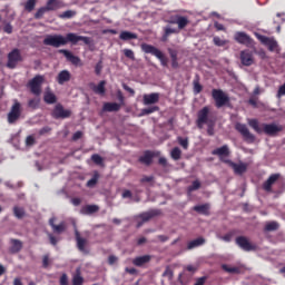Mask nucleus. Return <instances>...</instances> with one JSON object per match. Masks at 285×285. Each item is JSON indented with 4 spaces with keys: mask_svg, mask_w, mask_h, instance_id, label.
<instances>
[{
    "mask_svg": "<svg viewBox=\"0 0 285 285\" xmlns=\"http://www.w3.org/2000/svg\"><path fill=\"white\" fill-rule=\"evenodd\" d=\"M140 48L142 52H145V55H153L154 57H156V59H159L161 66L164 67L168 66V59H166V56H164V52H161V50H159L155 46L142 43Z\"/></svg>",
    "mask_w": 285,
    "mask_h": 285,
    "instance_id": "obj_1",
    "label": "nucleus"
},
{
    "mask_svg": "<svg viewBox=\"0 0 285 285\" xmlns=\"http://www.w3.org/2000/svg\"><path fill=\"white\" fill-rule=\"evenodd\" d=\"M13 104L7 115V121L8 124H17L19 119H21V115L23 112V108L21 107V102L19 100L13 99Z\"/></svg>",
    "mask_w": 285,
    "mask_h": 285,
    "instance_id": "obj_2",
    "label": "nucleus"
},
{
    "mask_svg": "<svg viewBox=\"0 0 285 285\" xmlns=\"http://www.w3.org/2000/svg\"><path fill=\"white\" fill-rule=\"evenodd\" d=\"M215 122V119H213L210 117V108L208 107H204L203 109H200L197 114V127L198 128H204V126H207L208 124H213Z\"/></svg>",
    "mask_w": 285,
    "mask_h": 285,
    "instance_id": "obj_3",
    "label": "nucleus"
},
{
    "mask_svg": "<svg viewBox=\"0 0 285 285\" xmlns=\"http://www.w3.org/2000/svg\"><path fill=\"white\" fill-rule=\"evenodd\" d=\"M43 45L51 46L52 48H61V46L68 45V40L61 35H48L43 39Z\"/></svg>",
    "mask_w": 285,
    "mask_h": 285,
    "instance_id": "obj_4",
    "label": "nucleus"
},
{
    "mask_svg": "<svg viewBox=\"0 0 285 285\" xmlns=\"http://www.w3.org/2000/svg\"><path fill=\"white\" fill-rule=\"evenodd\" d=\"M7 59V68L13 70V68H17V66L23 61V56H21L20 49L14 48L8 53Z\"/></svg>",
    "mask_w": 285,
    "mask_h": 285,
    "instance_id": "obj_5",
    "label": "nucleus"
},
{
    "mask_svg": "<svg viewBox=\"0 0 285 285\" xmlns=\"http://www.w3.org/2000/svg\"><path fill=\"white\" fill-rule=\"evenodd\" d=\"M212 97L215 100L216 108H224L230 101V98L222 89H213Z\"/></svg>",
    "mask_w": 285,
    "mask_h": 285,
    "instance_id": "obj_6",
    "label": "nucleus"
},
{
    "mask_svg": "<svg viewBox=\"0 0 285 285\" xmlns=\"http://www.w3.org/2000/svg\"><path fill=\"white\" fill-rule=\"evenodd\" d=\"M235 128L239 134H242L245 141H247L248 144H254L255 142V135H253L250 132V130H248V127L245 124L237 122L235 125Z\"/></svg>",
    "mask_w": 285,
    "mask_h": 285,
    "instance_id": "obj_7",
    "label": "nucleus"
},
{
    "mask_svg": "<svg viewBox=\"0 0 285 285\" xmlns=\"http://www.w3.org/2000/svg\"><path fill=\"white\" fill-rule=\"evenodd\" d=\"M258 40L268 48L269 52H279V45L275 38H268L266 36H258Z\"/></svg>",
    "mask_w": 285,
    "mask_h": 285,
    "instance_id": "obj_8",
    "label": "nucleus"
},
{
    "mask_svg": "<svg viewBox=\"0 0 285 285\" xmlns=\"http://www.w3.org/2000/svg\"><path fill=\"white\" fill-rule=\"evenodd\" d=\"M158 215H161V210L159 209H150L148 212L140 214L138 217L139 219H141V222H138L137 228H141V226L146 224V222H150L153 217H157Z\"/></svg>",
    "mask_w": 285,
    "mask_h": 285,
    "instance_id": "obj_9",
    "label": "nucleus"
},
{
    "mask_svg": "<svg viewBox=\"0 0 285 285\" xmlns=\"http://www.w3.org/2000/svg\"><path fill=\"white\" fill-rule=\"evenodd\" d=\"M43 83V76H36L29 81L32 95L39 97L41 95V85Z\"/></svg>",
    "mask_w": 285,
    "mask_h": 285,
    "instance_id": "obj_10",
    "label": "nucleus"
},
{
    "mask_svg": "<svg viewBox=\"0 0 285 285\" xmlns=\"http://www.w3.org/2000/svg\"><path fill=\"white\" fill-rule=\"evenodd\" d=\"M239 59L240 63L246 67H250L255 63V56L249 49L242 50Z\"/></svg>",
    "mask_w": 285,
    "mask_h": 285,
    "instance_id": "obj_11",
    "label": "nucleus"
},
{
    "mask_svg": "<svg viewBox=\"0 0 285 285\" xmlns=\"http://www.w3.org/2000/svg\"><path fill=\"white\" fill-rule=\"evenodd\" d=\"M72 115V111L70 109H65L62 105H56L53 111H52V117L55 119H68Z\"/></svg>",
    "mask_w": 285,
    "mask_h": 285,
    "instance_id": "obj_12",
    "label": "nucleus"
},
{
    "mask_svg": "<svg viewBox=\"0 0 285 285\" xmlns=\"http://www.w3.org/2000/svg\"><path fill=\"white\" fill-rule=\"evenodd\" d=\"M67 40V43H72L73 46H77L78 41H83L86 46H90V39L86 36H77V33H67L65 37Z\"/></svg>",
    "mask_w": 285,
    "mask_h": 285,
    "instance_id": "obj_13",
    "label": "nucleus"
},
{
    "mask_svg": "<svg viewBox=\"0 0 285 285\" xmlns=\"http://www.w3.org/2000/svg\"><path fill=\"white\" fill-rule=\"evenodd\" d=\"M236 244H237V246H239V248H242L243 250H246L247 253H249L250 250H256L257 249V246L250 244L248 238H246L244 236L237 237L236 238Z\"/></svg>",
    "mask_w": 285,
    "mask_h": 285,
    "instance_id": "obj_14",
    "label": "nucleus"
},
{
    "mask_svg": "<svg viewBox=\"0 0 285 285\" xmlns=\"http://www.w3.org/2000/svg\"><path fill=\"white\" fill-rule=\"evenodd\" d=\"M212 155H216L217 157H219V159L222 161H224V164H228L230 160L224 158V157H228V155H230V149L228 148V145H224L220 148H216L212 151Z\"/></svg>",
    "mask_w": 285,
    "mask_h": 285,
    "instance_id": "obj_15",
    "label": "nucleus"
},
{
    "mask_svg": "<svg viewBox=\"0 0 285 285\" xmlns=\"http://www.w3.org/2000/svg\"><path fill=\"white\" fill-rule=\"evenodd\" d=\"M59 53L63 55L67 61H70V63H72L73 66H83V63H81V58L72 55V52H70L69 50L60 49Z\"/></svg>",
    "mask_w": 285,
    "mask_h": 285,
    "instance_id": "obj_16",
    "label": "nucleus"
},
{
    "mask_svg": "<svg viewBox=\"0 0 285 285\" xmlns=\"http://www.w3.org/2000/svg\"><path fill=\"white\" fill-rule=\"evenodd\" d=\"M235 41L237 43H242L243 46H250L253 43V39L246 32L238 31L234 36Z\"/></svg>",
    "mask_w": 285,
    "mask_h": 285,
    "instance_id": "obj_17",
    "label": "nucleus"
},
{
    "mask_svg": "<svg viewBox=\"0 0 285 285\" xmlns=\"http://www.w3.org/2000/svg\"><path fill=\"white\" fill-rule=\"evenodd\" d=\"M263 130L265 135H269L273 137V135H277V132H282L283 128L279 125L275 124H263Z\"/></svg>",
    "mask_w": 285,
    "mask_h": 285,
    "instance_id": "obj_18",
    "label": "nucleus"
},
{
    "mask_svg": "<svg viewBox=\"0 0 285 285\" xmlns=\"http://www.w3.org/2000/svg\"><path fill=\"white\" fill-rule=\"evenodd\" d=\"M142 104L144 106H153V104H159V94L158 92L145 94L142 96Z\"/></svg>",
    "mask_w": 285,
    "mask_h": 285,
    "instance_id": "obj_19",
    "label": "nucleus"
},
{
    "mask_svg": "<svg viewBox=\"0 0 285 285\" xmlns=\"http://www.w3.org/2000/svg\"><path fill=\"white\" fill-rule=\"evenodd\" d=\"M55 222H57L56 217H51L49 219V226H51L53 233H57V235H61L63 230H66V223L61 222L59 225H56Z\"/></svg>",
    "mask_w": 285,
    "mask_h": 285,
    "instance_id": "obj_20",
    "label": "nucleus"
},
{
    "mask_svg": "<svg viewBox=\"0 0 285 285\" xmlns=\"http://www.w3.org/2000/svg\"><path fill=\"white\" fill-rule=\"evenodd\" d=\"M277 179H279V174L271 175L268 179L263 184L264 190H266V193H271V190H273V184H275Z\"/></svg>",
    "mask_w": 285,
    "mask_h": 285,
    "instance_id": "obj_21",
    "label": "nucleus"
},
{
    "mask_svg": "<svg viewBox=\"0 0 285 285\" xmlns=\"http://www.w3.org/2000/svg\"><path fill=\"white\" fill-rule=\"evenodd\" d=\"M89 86L96 95H101V96L106 95L105 80L100 81L98 85H95V82H91Z\"/></svg>",
    "mask_w": 285,
    "mask_h": 285,
    "instance_id": "obj_22",
    "label": "nucleus"
},
{
    "mask_svg": "<svg viewBox=\"0 0 285 285\" xmlns=\"http://www.w3.org/2000/svg\"><path fill=\"white\" fill-rule=\"evenodd\" d=\"M228 164L232 166L236 175H244V173H246V169L248 168V166L244 163L237 164L229 160Z\"/></svg>",
    "mask_w": 285,
    "mask_h": 285,
    "instance_id": "obj_23",
    "label": "nucleus"
},
{
    "mask_svg": "<svg viewBox=\"0 0 285 285\" xmlns=\"http://www.w3.org/2000/svg\"><path fill=\"white\" fill-rule=\"evenodd\" d=\"M150 259H153V256H150V255L138 256V257L134 258L132 264H134V266L141 267V266L148 264L150 262Z\"/></svg>",
    "mask_w": 285,
    "mask_h": 285,
    "instance_id": "obj_24",
    "label": "nucleus"
},
{
    "mask_svg": "<svg viewBox=\"0 0 285 285\" xmlns=\"http://www.w3.org/2000/svg\"><path fill=\"white\" fill-rule=\"evenodd\" d=\"M105 112H119L121 110V105L117 102H106L102 107Z\"/></svg>",
    "mask_w": 285,
    "mask_h": 285,
    "instance_id": "obj_25",
    "label": "nucleus"
},
{
    "mask_svg": "<svg viewBox=\"0 0 285 285\" xmlns=\"http://www.w3.org/2000/svg\"><path fill=\"white\" fill-rule=\"evenodd\" d=\"M76 242L78 250H80V253H86V244H88V240L81 237L79 232H76Z\"/></svg>",
    "mask_w": 285,
    "mask_h": 285,
    "instance_id": "obj_26",
    "label": "nucleus"
},
{
    "mask_svg": "<svg viewBox=\"0 0 285 285\" xmlns=\"http://www.w3.org/2000/svg\"><path fill=\"white\" fill-rule=\"evenodd\" d=\"M70 71L68 70H62L58 73V77H57V82L60 85V86H63V83L68 82L70 80Z\"/></svg>",
    "mask_w": 285,
    "mask_h": 285,
    "instance_id": "obj_27",
    "label": "nucleus"
},
{
    "mask_svg": "<svg viewBox=\"0 0 285 285\" xmlns=\"http://www.w3.org/2000/svg\"><path fill=\"white\" fill-rule=\"evenodd\" d=\"M206 244V239L204 237H198L187 244V250H193V248H199V246H204Z\"/></svg>",
    "mask_w": 285,
    "mask_h": 285,
    "instance_id": "obj_28",
    "label": "nucleus"
},
{
    "mask_svg": "<svg viewBox=\"0 0 285 285\" xmlns=\"http://www.w3.org/2000/svg\"><path fill=\"white\" fill-rule=\"evenodd\" d=\"M153 157H155L153 151H146L144 156L139 158V163L145 164L146 166H150L153 164Z\"/></svg>",
    "mask_w": 285,
    "mask_h": 285,
    "instance_id": "obj_29",
    "label": "nucleus"
},
{
    "mask_svg": "<svg viewBox=\"0 0 285 285\" xmlns=\"http://www.w3.org/2000/svg\"><path fill=\"white\" fill-rule=\"evenodd\" d=\"M11 247H10V253H19L21 250V248H23V243H21V240L19 239H14L12 238L10 240Z\"/></svg>",
    "mask_w": 285,
    "mask_h": 285,
    "instance_id": "obj_30",
    "label": "nucleus"
},
{
    "mask_svg": "<svg viewBox=\"0 0 285 285\" xmlns=\"http://www.w3.org/2000/svg\"><path fill=\"white\" fill-rule=\"evenodd\" d=\"M179 31L176 28H173L170 26L164 27V35L161 37V41H168V37L170 35H177Z\"/></svg>",
    "mask_w": 285,
    "mask_h": 285,
    "instance_id": "obj_31",
    "label": "nucleus"
},
{
    "mask_svg": "<svg viewBox=\"0 0 285 285\" xmlns=\"http://www.w3.org/2000/svg\"><path fill=\"white\" fill-rule=\"evenodd\" d=\"M99 210L97 205H87L80 209L81 215H92Z\"/></svg>",
    "mask_w": 285,
    "mask_h": 285,
    "instance_id": "obj_32",
    "label": "nucleus"
},
{
    "mask_svg": "<svg viewBox=\"0 0 285 285\" xmlns=\"http://www.w3.org/2000/svg\"><path fill=\"white\" fill-rule=\"evenodd\" d=\"M43 99L46 104H57V96L50 89L46 90Z\"/></svg>",
    "mask_w": 285,
    "mask_h": 285,
    "instance_id": "obj_33",
    "label": "nucleus"
},
{
    "mask_svg": "<svg viewBox=\"0 0 285 285\" xmlns=\"http://www.w3.org/2000/svg\"><path fill=\"white\" fill-rule=\"evenodd\" d=\"M194 210L199 215H208V212L210 210V205L209 204L196 205L194 206Z\"/></svg>",
    "mask_w": 285,
    "mask_h": 285,
    "instance_id": "obj_34",
    "label": "nucleus"
},
{
    "mask_svg": "<svg viewBox=\"0 0 285 285\" xmlns=\"http://www.w3.org/2000/svg\"><path fill=\"white\" fill-rule=\"evenodd\" d=\"M50 11H55V8L49 7L48 4H46V7H41L38 9V11L35 14V19H42L43 14L46 12H50Z\"/></svg>",
    "mask_w": 285,
    "mask_h": 285,
    "instance_id": "obj_35",
    "label": "nucleus"
},
{
    "mask_svg": "<svg viewBox=\"0 0 285 285\" xmlns=\"http://www.w3.org/2000/svg\"><path fill=\"white\" fill-rule=\"evenodd\" d=\"M72 285H83V276H81V268L76 269L72 276Z\"/></svg>",
    "mask_w": 285,
    "mask_h": 285,
    "instance_id": "obj_36",
    "label": "nucleus"
},
{
    "mask_svg": "<svg viewBox=\"0 0 285 285\" xmlns=\"http://www.w3.org/2000/svg\"><path fill=\"white\" fill-rule=\"evenodd\" d=\"M119 39H121V41H130L132 39H137V33H132L130 31H121Z\"/></svg>",
    "mask_w": 285,
    "mask_h": 285,
    "instance_id": "obj_37",
    "label": "nucleus"
},
{
    "mask_svg": "<svg viewBox=\"0 0 285 285\" xmlns=\"http://www.w3.org/2000/svg\"><path fill=\"white\" fill-rule=\"evenodd\" d=\"M222 268L223 271H225V273H229L232 275H239V273H242V269L239 267H233L226 264L222 265Z\"/></svg>",
    "mask_w": 285,
    "mask_h": 285,
    "instance_id": "obj_38",
    "label": "nucleus"
},
{
    "mask_svg": "<svg viewBox=\"0 0 285 285\" xmlns=\"http://www.w3.org/2000/svg\"><path fill=\"white\" fill-rule=\"evenodd\" d=\"M176 23H177L179 30H184V28H186V26H188V18H186L184 16H178L176 19Z\"/></svg>",
    "mask_w": 285,
    "mask_h": 285,
    "instance_id": "obj_39",
    "label": "nucleus"
},
{
    "mask_svg": "<svg viewBox=\"0 0 285 285\" xmlns=\"http://www.w3.org/2000/svg\"><path fill=\"white\" fill-rule=\"evenodd\" d=\"M13 215L17 217V219H22V217L26 216V209L19 206L13 207Z\"/></svg>",
    "mask_w": 285,
    "mask_h": 285,
    "instance_id": "obj_40",
    "label": "nucleus"
},
{
    "mask_svg": "<svg viewBox=\"0 0 285 285\" xmlns=\"http://www.w3.org/2000/svg\"><path fill=\"white\" fill-rule=\"evenodd\" d=\"M170 157L174 161H179V159H181V149H179V147L171 149Z\"/></svg>",
    "mask_w": 285,
    "mask_h": 285,
    "instance_id": "obj_41",
    "label": "nucleus"
},
{
    "mask_svg": "<svg viewBox=\"0 0 285 285\" xmlns=\"http://www.w3.org/2000/svg\"><path fill=\"white\" fill-rule=\"evenodd\" d=\"M77 16V11L75 10H67L60 13L58 17L59 19H72V17Z\"/></svg>",
    "mask_w": 285,
    "mask_h": 285,
    "instance_id": "obj_42",
    "label": "nucleus"
},
{
    "mask_svg": "<svg viewBox=\"0 0 285 285\" xmlns=\"http://www.w3.org/2000/svg\"><path fill=\"white\" fill-rule=\"evenodd\" d=\"M248 126H250L255 132L262 134V128H259V122L257 119H248Z\"/></svg>",
    "mask_w": 285,
    "mask_h": 285,
    "instance_id": "obj_43",
    "label": "nucleus"
},
{
    "mask_svg": "<svg viewBox=\"0 0 285 285\" xmlns=\"http://www.w3.org/2000/svg\"><path fill=\"white\" fill-rule=\"evenodd\" d=\"M277 228H279V223L277 222H269L265 226V230H267L268 233L277 230Z\"/></svg>",
    "mask_w": 285,
    "mask_h": 285,
    "instance_id": "obj_44",
    "label": "nucleus"
},
{
    "mask_svg": "<svg viewBox=\"0 0 285 285\" xmlns=\"http://www.w3.org/2000/svg\"><path fill=\"white\" fill-rule=\"evenodd\" d=\"M36 6H37V0H27V2L24 3V10H27V12H32Z\"/></svg>",
    "mask_w": 285,
    "mask_h": 285,
    "instance_id": "obj_45",
    "label": "nucleus"
},
{
    "mask_svg": "<svg viewBox=\"0 0 285 285\" xmlns=\"http://www.w3.org/2000/svg\"><path fill=\"white\" fill-rule=\"evenodd\" d=\"M40 99L39 98H33V99H30L28 101V107L29 108H32V110H37V108H39V104H40Z\"/></svg>",
    "mask_w": 285,
    "mask_h": 285,
    "instance_id": "obj_46",
    "label": "nucleus"
},
{
    "mask_svg": "<svg viewBox=\"0 0 285 285\" xmlns=\"http://www.w3.org/2000/svg\"><path fill=\"white\" fill-rule=\"evenodd\" d=\"M91 160L94 161V164H96V166H104V158L100 157L98 154H94L91 156Z\"/></svg>",
    "mask_w": 285,
    "mask_h": 285,
    "instance_id": "obj_47",
    "label": "nucleus"
},
{
    "mask_svg": "<svg viewBox=\"0 0 285 285\" xmlns=\"http://www.w3.org/2000/svg\"><path fill=\"white\" fill-rule=\"evenodd\" d=\"M158 110H159V107L153 106V107L142 109L141 115H153V112H158Z\"/></svg>",
    "mask_w": 285,
    "mask_h": 285,
    "instance_id": "obj_48",
    "label": "nucleus"
},
{
    "mask_svg": "<svg viewBox=\"0 0 285 285\" xmlns=\"http://www.w3.org/2000/svg\"><path fill=\"white\" fill-rule=\"evenodd\" d=\"M213 42L218 47L222 48L228 43V40H222L219 37H214Z\"/></svg>",
    "mask_w": 285,
    "mask_h": 285,
    "instance_id": "obj_49",
    "label": "nucleus"
},
{
    "mask_svg": "<svg viewBox=\"0 0 285 285\" xmlns=\"http://www.w3.org/2000/svg\"><path fill=\"white\" fill-rule=\"evenodd\" d=\"M199 188H202V183H199V180H194L191 186L188 187V191L193 193L195 190H199Z\"/></svg>",
    "mask_w": 285,
    "mask_h": 285,
    "instance_id": "obj_50",
    "label": "nucleus"
},
{
    "mask_svg": "<svg viewBox=\"0 0 285 285\" xmlns=\"http://www.w3.org/2000/svg\"><path fill=\"white\" fill-rule=\"evenodd\" d=\"M35 144H37V139H35V136L31 135L26 138L27 148H31V146H35Z\"/></svg>",
    "mask_w": 285,
    "mask_h": 285,
    "instance_id": "obj_51",
    "label": "nucleus"
},
{
    "mask_svg": "<svg viewBox=\"0 0 285 285\" xmlns=\"http://www.w3.org/2000/svg\"><path fill=\"white\" fill-rule=\"evenodd\" d=\"M124 55L127 57V59L135 61V51H132V49H124Z\"/></svg>",
    "mask_w": 285,
    "mask_h": 285,
    "instance_id": "obj_52",
    "label": "nucleus"
},
{
    "mask_svg": "<svg viewBox=\"0 0 285 285\" xmlns=\"http://www.w3.org/2000/svg\"><path fill=\"white\" fill-rule=\"evenodd\" d=\"M98 180H99V176L95 175L91 179L87 181L88 188H92L94 186H96Z\"/></svg>",
    "mask_w": 285,
    "mask_h": 285,
    "instance_id": "obj_53",
    "label": "nucleus"
},
{
    "mask_svg": "<svg viewBox=\"0 0 285 285\" xmlns=\"http://www.w3.org/2000/svg\"><path fill=\"white\" fill-rule=\"evenodd\" d=\"M178 144H179L185 150H188V138L178 137Z\"/></svg>",
    "mask_w": 285,
    "mask_h": 285,
    "instance_id": "obj_54",
    "label": "nucleus"
},
{
    "mask_svg": "<svg viewBox=\"0 0 285 285\" xmlns=\"http://www.w3.org/2000/svg\"><path fill=\"white\" fill-rule=\"evenodd\" d=\"M47 6L49 8H53V10H59L60 8L59 2H57V0H48Z\"/></svg>",
    "mask_w": 285,
    "mask_h": 285,
    "instance_id": "obj_55",
    "label": "nucleus"
},
{
    "mask_svg": "<svg viewBox=\"0 0 285 285\" xmlns=\"http://www.w3.org/2000/svg\"><path fill=\"white\" fill-rule=\"evenodd\" d=\"M47 235H48V238H49L50 244H51L52 246H57V244L59 243V239H61V238L55 237V235H52V234H50V233H47Z\"/></svg>",
    "mask_w": 285,
    "mask_h": 285,
    "instance_id": "obj_56",
    "label": "nucleus"
},
{
    "mask_svg": "<svg viewBox=\"0 0 285 285\" xmlns=\"http://www.w3.org/2000/svg\"><path fill=\"white\" fill-rule=\"evenodd\" d=\"M101 70H104V61H98L95 66V72L96 75H101Z\"/></svg>",
    "mask_w": 285,
    "mask_h": 285,
    "instance_id": "obj_57",
    "label": "nucleus"
},
{
    "mask_svg": "<svg viewBox=\"0 0 285 285\" xmlns=\"http://www.w3.org/2000/svg\"><path fill=\"white\" fill-rule=\"evenodd\" d=\"M173 269H170L168 266L166 267L165 272L163 273V277H167L168 279H173Z\"/></svg>",
    "mask_w": 285,
    "mask_h": 285,
    "instance_id": "obj_58",
    "label": "nucleus"
},
{
    "mask_svg": "<svg viewBox=\"0 0 285 285\" xmlns=\"http://www.w3.org/2000/svg\"><path fill=\"white\" fill-rule=\"evenodd\" d=\"M207 134L213 137L215 135V121L207 125Z\"/></svg>",
    "mask_w": 285,
    "mask_h": 285,
    "instance_id": "obj_59",
    "label": "nucleus"
},
{
    "mask_svg": "<svg viewBox=\"0 0 285 285\" xmlns=\"http://www.w3.org/2000/svg\"><path fill=\"white\" fill-rule=\"evenodd\" d=\"M117 262H119V258H118L117 256L110 255V256L108 257V265H109V266H112V265L117 264Z\"/></svg>",
    "mask_w": 285,
    "mask_h": 285,
    "instance_id": "obj_60",
    "label": "nucleus"
},
{
    "mask_svg": "<svg viewBox=\"0 0 285 285\" xmlns=\"http://www.w3.org/2000/svg\"><path fill=\"white\" fill-rule=\"evenodd\" d=\"M194 92H195V95H199V92H202V86L199 85V81H197V80L194 81Z\"/></svg>",
    "mask_w": 285,
    "mask_h": 285,
    "instance_id": "obj_61",
    "label": "nucleus"
},
{
    "mask_svg": "<svg viewBox=\"0 0 285 285\" xmlns=\"http://www.w3.org/2000/svg\"><path fill=\"white\" fill-rule=\"evenodd\" d=\"M12 30H13L12 24H10V23L4 24L3 31H4L7 35H12Z\"/></svg>",
    "mask_w": 285,
    "mask_h": 285,
    "instance_id": "obj_62",
    "label": "nucleus"
},
{
    "mask_svg": "<svg viewBox=\"0 0 285 285\" xmlns=\"http://www.w3.org/2000/svg\"><path fill=\"white\" fill-rule=\"evenodd\" d=\"M285 96V82L278 88L277 97H284Z\"/></svg>",
    "mask_w": 285,
    "mask_h": 285,
    "instance_id": "obj_63",
    "label": "nucleus"
},
{
    "mask_svg": "<svg viewBox=\"0 0 285 285\" xmlns=\"http://www.w3.org/2000/svg\"><path fill=\"white\" fill-rule=\"evenodd\" d=\"M60 285H68V275L67 274L61 275Z\"/></svg>",
    "mask_w": 285,
    "mask_h": 285,
    "instance_id": "obj_64",
    "label": "nucleus"
}]
</instances>
